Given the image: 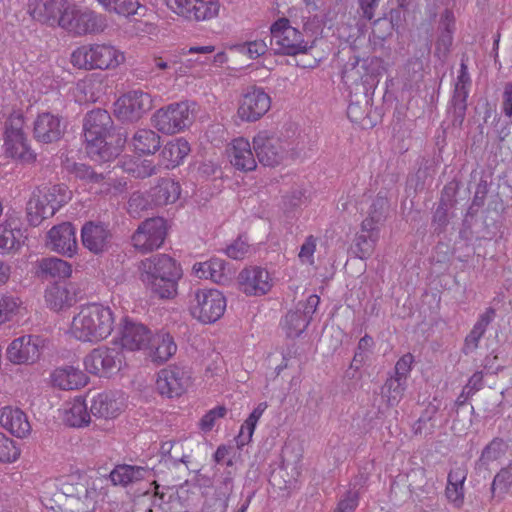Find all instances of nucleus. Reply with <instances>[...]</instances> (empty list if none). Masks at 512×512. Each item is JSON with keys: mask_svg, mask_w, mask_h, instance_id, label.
<instances>
[{"mask_svg": "<svg viewBox=\"0 0 512 512\" xmlns=\"http://www.w3.org/2000/svg\"><path fill=\"white\" fill-rule=\"evenodd\" d=\"M253 149L258 161L264 166L275 167L287 156L284 142L267 130L258 132L253 138Z\"/></svg>", "mask_w": 512, "mask_h": 512, "instance_id": "ddd939ff", "label": "nucleus"}, {"mask_svg": "<svg viewBox=\"0 0 512 512\" xmlns=\"http://www.w3.org/2000/svg\"><path fill=\"white\" fill-rule=\"evenodd\" d=\"M70 199V192L64 185L37 188L27 203V217L32 226H38L44 219L52 217Z\"/></svg>", "mask_w": 512, "mask_h": 512, "instance_id": "20e7f679", "label": "nucleus"}, {"mask_svg": "<svg viewBox=\"0 0 512 512\" xmlns=\"http://www.w3.org/2000/svg\"><path fill=\"white\" fill-rule=\"evenodd\" d=\"M413 362L414 357L412 354L407 353L403 355L395 364L393 376L407 382Z\"/></svg>", "mask_w": 512, "mask_h": 512, "instance_id": "680f3d73", "label": "nucleus"}, {"mask_svg": "<svg viewBox=\"0 0 512 512\" xmlns=\"http://www.w3.org/2000/svg\"><path fill=\"white\" fill-rule=\"evenodd\" d=\"M193 270L199 278L210 279L217 284H225L231 280L232 271L225 260L211 258L203 263H196Z\"/></svg>", "mask_w": 512, "mask_h": 512, "instance_id": "bb28decb", "label": "nucleus"}, {"mask_svg": "<svg viewBox=\"0 0 512 512\" xmlns=\"http://www.w3.org/2000/svg\"><path fill=\"white\" fill-rule=\"evenodd\" d=\"M359 490H348L334 512H353L358 506Z\"/></svg>", "mask_w": 512, "mask_h": 512, "instance_id": "e2e57ef3", "label": "nucleus"}, {"mask_svg": "<svg viewBox=\"0 0 512 512\" xmlns=\"http://www.w3.org/2000/svg\"><path fill=\"white\" fill-rule=\"evenodd\" d=\"M71 265L60 258H42L36 263V275L42 279L66 278L71 275Z\"/></svg>", "mask_w": 512, "mask_h": 512, "instance_id": "72a5a7b5", "label": "nucleus"}, {"mask_svg": "<svg viewBox=\"0 0 512 512\" xmlns=\"http://www.w3.org/2000/svg\"><path fill=\"white\" fill-rule=\"evenodd\" d=\"M441 19L444 25V31L441 33L436 42L435 53L439 57H446L453 42L452 30L450 29V22H453V15L450 11L446 10Z\"/></svg>", "mask_w": 512, "mask_h": 512, "instance_id": "a18cd8bd", "label": "nucleus"}, {"mask_svg": "<svg viewBox=\"0 0 512 512\" xmlns=\"http://www.w3.org/2000/svg\"><path fill=\"white\" fill-rule=\"evenodd\" d=\"M389 210V202L386 196L377 194L369 206L367 217L362 221L361 226L364 230H377L380 231V226L383 225L387 218Z\"/></svg>", "mask_w": 512, "mask_h": 512, "instance_id": "f704fd0d", "label": "nucleus"}, {"mask_svg": "<svg viewBox=\"0 0 512 512\" xmlns=\"http://www.w3.org/2000/svg\"><path fill=\"white\" fill-rule=\"evenodd\" d=\"M503 440L493 439L483 450L479 459L480 465H487L489 462L497 460L503 452Z\"/></svg>", "mask_w": 512, "mask_h": 512, "instance_id": "5fc2aeb1", "label": "nucleus"}, {"mask_svg": "<svg viewBox=\"0 0 512 512\" xmlns=\"http://www.w3.org/2000/svg\"><path fill=\"white\" fill-rule=\"evenodd\" d=\"M270 45L274 54L294 56L306 53L308 45L303 34L290 25L287 18H280L270 28Z\"/></svg>", "mask_w": 512, "mask_h": 512, "instance_id": "6e6552de", "label": "nucleus"}, {"mask_svg": "<svg viewBox=\"0 0 512 512\" xmlns=\"http://www.w3.org/2000/svg\"><path fill=\"white\" fill-rule=\"evenodd\" d=\"M53 386L62 390H74L83 387L87 383V376L73 366L57 368L51 373Z\"/></svg>", "mask_w": 512, "mask_h": 512, "instance_id": "2f4dec72", "label": "nucleus"}, {"mask_svg": "<svg viewBox=\"0 0 512 512\" xmlns=\"http://www.w3.org/2000/svg\"><path fill=\"white\" fill-rule=\"evenodd\" d=\"M151 204V199L149 200L140 192L133 193L128 201V212L133 216L137 217L140 215L141 211L147 210Z\"/></svg>", "mask_w": 512, "mask_h": 512, "instance_id": "13d9d810", "label": "nucleus"}, {"mask_svg": "<svg viewBox=\"0 0 512 512\" xmlns=\"http://www.w3.org/2000/svg\"><path fill=\"white\" fill-rule=\"evenodd\" d=\"M20 456V449L13 439L0 432V462H14Z\"/></svg>", "mask_w": 512, "mask_h": 512, "instance_id": "8fccbe9b", "label": "nucleus"}, {"mask_svg": "<svg viewBox=\"0 0 512 512\" xmlns=\"http://www.w3.org/2000/svg\"><path fill=\"white\" fill-rule=\"evenodd\" d=\"M147 474L148 470L141 466L122 464L110 472L109 478L113 485L127 486L143 480Z\"/></svg>", "mask_w": 512, "mask_h": 512, "instance_id": "58836bf2", "label": "nucleus"}, {"mask_svg": "<svg viewBox=\"0 0 512 512\" xmlns=\"http://www.w3.org/2000/svg\"><path fill=\"white\" fill-rule=\"evenodd\" d=\"M487 194H488L487 181L480 180V182L477 184L472 203L467 210V215L474 216L478 212V210L482 206H484Z\"/></svg>", "mask_w": 512, "mask_h": 512, "instance_id": "4d7b16f0", "label": "nucleus"}, {"mask_svg": "<svg viewBox=\"0 0 512 512\" xmlns=\"http://www.w3.org/2000/svg\"><path fill=\"white\" fill-rule=\"evenodd\" d=\"M124 403L111 392H103L91 400L90 413L98 418H115L123 410Z\"/></svg>", "mask_w": 512, "mask_h": 512, "instance_id": "c85d7f7f", "label": "nucleus"}, {"mask_svg": "<svg viewBox=\"0 0 512 512\" xmlns=\"http://www.w3.org/2000/svg\"><path fill=\"white\" fill-rule=\"evenodd\" d=\"M45 340L38 335L15 338L6 349L7 359L13 364H34L39 360Z\"/></svg>", "mask_w": 512, "mask_h": 512, "instance_id": "2eb2a0df", "label": "nucleus"}, {"mask_svg": "<svg viewBox=\"0 0 512 512\" xmlns=\"http://www.w3.org/2000/svg\"><path fill=\"white\" fill-rule=\"evenodd\" d=\"M226 413L227 409L225 406H217L209 410L200 421L201 429L205 432L212 430L215 425V421L219 418H223Z\"/></svg>", "mask_w": 512, "mask_h": 512, "instance_id": "bf43d9fd", "label": "nucleus"}, {"mask_svg": "<svg viewBox=\"0 0 512 512\" xmlns=\"http://www.w3.org/2000/svg\"><path fill=\"white\" fill-rule=\"evenodd\" d=\"M233 473L228 470L225 471L219 478L216 485V493L222 499V507L223 511H226L228 508L229 498L233 492Z\"/></svg>", "mask_w": 512, "mask_h": 512, "instance_id": "09e8293b", "label": "nucleus"}, {"mask_svg": "<svg viewBox=\"0 0 512 512\" xmlns=\"http://www.w3.org/2000/svg\"><path fill=\"white\" fill-rule=\"evenodd\" d=\"M107 12L122 16L137 14L140 8L138 0H96Z\"/></svg>", "mask_w": 512, "mask_h": 512, "instance_id": "c03bdc74", "label": "nucleus"}, {"mask_svg": "<svg viewBox=\"0 0 512 512\" xmlns=\"http://www.w3.org/2000/svg\"><path fill=\"white\" fill-rule=\"evenodd\" d=\"M67 299V291L60 286H53L46 290L45 300L49 307L55 311L62 309Z\"/></svg>", "mask_w": 512, "mask_h": 512, "instance_id": "864d4df0", "label": "nucleus"}, {"mask_svg": "<svg viewBox=\"0 0 512 512\" xmlns=\"http://www.w3.org/2000/svg\"><path fill=\"white\" fill-rule=\"evenodd\" d=\"M84 138L88 156L97 162H109L115 159L121 151V147L127 142V134L118 132L116 145L108 142L114 136L111 131L113 120L110 114L103 109H94L84 118Z\"/></svg>", "mask_w": 512, "mask_h": 512, "instance_id": "f257e3e1", "label": "nucleus"}, {"mask_svg": "<svg viewBox=\"0 0 512 512\" xmlns=\"http://www.w3.org/2000/svg\"><path fill=\"white\" fill-rule=\"evenodd\" d=\"M190 145L184 138L168 142L162 149L160 156L166 167H176L189 154Z\"/></svg>", "mask_w": 512, "mask_h": 512, "instance_id": "ea45409f", "label": "nucleus"}, {"mask_svg": "<svg viewBox=\"0 0 512 512\" xmlns=\"http://www.w3.org/2000/svg\"><path fill=\"white\" fill-rule=\"evenodd\" d=\"M113 324V313L109 307L92 304L82 308L73 318L71 333L80 341L98 342L111 334Z\"/></svg>", "mask_w": 512, "mask_h": 512, "instance_id": "7ed1b4c3", "label": "nucleus"}, {"mask_svg": "<svg viewBox=\"0 0 512 512\" xmlns=\"http://www.w3.org/2000/svg\"><path fill=\"white\" fill-rule=\"evenodd\" d=\"M81 241L93 254H102L111 247L112 233L102 222L87 221L81 228Z\"/></svg>", "mask_w": 512, "mask_h": 512, "instance_id": "412c9836", "label": "nucleus"}, {"mask_svg": "<svg viewBox=\"0 0 512 512\" xmlns=\"http://www.w3.org/2000/svg\"><path fill=\"white\" fill-rule=\"evenodd\" d=\"M270 106V96L262 88L252 86L242 94L237 114L242 121L254 122L263 117Z\"/></svg>", "mask_w": 512, "mask_h": 512, "instance_id": "dca6fc26", "label": "nucleus"}, {"mask_svg": "<svg viewBox=\"0 0 512 512\" xmlns=\"http://www.w3.org/2000/svg\"><path fill=\"white\" fill-rule=\"evenodd\" d=\"M228 155L230 163L238 170L248 172L254 170L257 166L251 145L244 138L233 140Z\"/></svg>", "mask_w": 512, "mask_h": 512, "instance_id": "c756f323", "label": "nucleus"}, {"mask_svg": "<svg viewBox=\"0 0 512 512\" xmlns=\"http://www.w3.org/2000/svg\"><path fill=\"white\" fill-rule=\"evenodd\" d=\"M66 130V123L60 115L43 112L33 121V138L43 144L59 141Z\"/></svg>", "mask_w": 512, "mask_h": 512, "instance_id": "6ab92c4d", "label": "nucleus"}, {"mask_svg": "<svg viewBox=\"0 0 512 512\" xmlns=\"http://www.w3.org/2000/svg\"><path fill=\"white\" fill-rule=\"evenodd\" d=\"M122 52L109 44L83 45L71 54V63L79 69H113L123 63Z\"/></svg>", "mask_w": 512, "mask_h": 512, "instance_id": "39448f33", "label": "nucleus"}, {"mask_svg": "<svg viewBox=\"0 0 512 512\" xmlns=\"http://www.w3.org/2000/svg\"><path fill=\"white\" fill-rule=\"evenodd\" d=\"M19 220L9 219L0 224V254L18 250L24 242Z\"/></svg>", "mask_w": 512, "mask_h": 512, "instance_id": "7c9ffc66", "label": "nucleus"}, {"mask_svg": "<svg viewBox=\"0 0 512 512\" xmlns=\"http://www.w3.org/2000/svg\"><path fill=\"white\" fill-rule=\"evenodd\" d=\"M64 0H29L28 11L32 18L49 26H60Z\"/></svg>", "mask_w": 512, "mask_h": 512, "instance_id": "b1692460", "label": "nucleus"}, {"mask_svg": "<svg viewBox=\"0 0 512 512\" xmlns=\"http://www.w3.org/2000/svg\"><path fill=\"white\" fill-rule=\"evenodd\" d=\"M176 14L188 20L205 21L218 15L219 0H165Z\"/></svg>", "mask_w": 512, "mask_h": 512, "instance_id": "f3484780", "label": "nucleus"}, {"mask_svg": "<svg viewBox=\"0 0 512 512\" xmlns=\"http://www.w3.org/2000/svg\"><path fill=\"white\" fill-rule=\"evenodd\" d=\"M450 190H452L451 187H449V186L444 187L442 197H441V199L438 203V206L433 214L432 222H433V225L436 226L434 231L437 233L443 232V230L449 223V220H448L449 204L444 199V195H448V192Z\"/></svg>", "mask_w": 512, "mask_h": 512, "instance_id": "de8ad7c7", "label": "nucleus"}, {"mask_svg": "<svg viewBox=\"0 0 512 512\" xmlns=\"http://www.w3.org/2000/svg\"><path fill=\"white\" fill-rule=\"evenodd\" d=\"M25 121L20 111H13L4 123V136L13 134H25L23 131Z\"/></svg>", "mask_w": 512, "mask_h": 512, "instance_id": "6e6d98bb", "label": "nucleus"}, {"mask_svg": "<svg viewBox=\"0 0 512 512\" xmlns=\"http://www.w3.org/2000/svg\"><path fill=\"white\" fill-rule=\"evenodd\" d=\"M189 380L190 376L185 368L169 366L158 372L156 389L162 396L179 397L185 392Z\"/></svg>", "mask_w": 512, "mask_h": 512, "instance_id": "aec40b11", "label": "nucleus"}, {"mask_svg": "<svg viewBox=\"0 0 512 512\" xmlns=\"http://www.w3.org/2000/svg\"><path fill=\"white\" fill-rule=\"evenodd\" d=\"M167 235V224L162 217L148 218L140 223L131 237L133 247L141 253L152 252L162 246Z\"/></svg>", "mask_w": 512, "mask_h": 512, "instance_id": "9b49d317", "label": "nucleus"}, {"mask_svg": "<svg viewBox=\"0 0 512 512\" xmlns=\"http://www.w3.org/2000/svg\"><path fill=\"white\" fill-rule=\"evenodd\" d=\"M238 283L240 290L248 296H261L271 289L268 271L258 266L243 269Z\"/></svg>", "mask_w": 512, "mask_h": 512, "instance_id": "5701e85b", "label": "nucleus"}, {"mask_svg": "<svg viewBox=\"0 0 512 512\" xmlns=\"http://www.w3.org/2000/svg\"><path fill=\"white\" fill-rule=\"evenodd\" d=\"M122 361L123 355L119 349L100 346L86 355L84 366L91 374L108 376L120 370Z\"/></svg>", "mask_w": 512, "mask_h": 512, "instance_id": "4468645a", "label": "nucleus"}, {"mask_svg": "<svg viewBox=\"0 0 512 512\" xmlns=\"http://www.w3.org/2000/svg\"><path fill=\"white\" fill-rule=\"evenodd\" d=\"M309 323L310 320L307 315L302 313L301 309H297L295 311H289L285 315L282 325L287 337L295 338L305 331Z\"/></svg>", "mask_w": 512, "mask_h": 512, "instance_id": "a19ab883", "label": "nucleus"}, {"mask_svg": "<svg viewBox=\"0 0 512 512\" xmlns=\"http://www.w3.org/2000/svg\"><path fill=\"white\" fill-rule=\"evenodd\" d=\"M5 152L12 158L32 162L36 159V154L30 149L25 134H13L4 136Z\"/></svg>", "mask_w": 512, "mask_h": 512, "instance_id": "e433bc0d", "label": "nucleus"}, {"mask_svg": "<svg viewBox=\"0 0 512 512\" xmlns=\"http://www.w3.org/2000/svg\"><path fill=\"white\" fill-rule=\"evenodd\" d=\"M0 425L18 438L25 437L31 431L26 414L19 408L10 406L1 409Z\"/></svg>", "mask_w": 512, "mask_h": 512, "instance_id": "cd10ccee", "label": "nucleus"}, {"mask_svg": "<svg viewBox=\"0 0 512 512\" xmlns=\"http://www.w3.org/2000/svg\"><path fill=\"white\" fill-rule=\"evenodd\" d=\"M90 414L84 400L76 399L65 412V423L70 427L80 428L90 422Z\"/></svg>", "mask_w": 512, "mask_h": 512, "instance_id": "37998d69", "label": "nucleus"}, {"mask_svg": "<svg viewBox=\"0 0 512 512\" xmlns=\"http://www.w3.org/2000/svg\"><path fill=\"white\" fill-rule=\"evenodd\" d=\"M153 107V101L149 93L141 90H133L120 97L116 102V115L129 122L138 121Z\"/></svg>", "mask_w": 512, "mask_h": 512, "instance_id": "a211bd4d", "label": "nucleus"}, {"mask_svg": "<svg viewBox=\"0 0 512 512\" xmlns=\"http://www.w3.org/2000/svg\"><path fill=\"white\" fill-rule=\"evenodd\" d=\"M407 382L394 376L389 377L381 388L382 397L389 407L397 406L404 396Z\"/></svg>", "mask_w": 512, "mask_h": 512, "instance_id": "79ce46f5", "label": "nucleus"}, {"mask_svg": "<svg viewBox=\"0 0 512 512\" xmlns=\"http://www.w3.org/2000/svg\"><path fill=\"white\" fill-rule=\"evenodd\" d=\"M379 238L380 231L364 230L361 227L360 232L356 234L354 239L353 253L361 260L368 259L374 253Z\"/></svg>", "mask_w": 512, "mask_h": 512, "instance_id": "4c0bfd02", "label": "nucleus"}, {"mask_svg": "<svg viewBox=\"0 0 512 512\" xmlns=\"http://www.w3.org/2000/svg\"><path fill=\"white\" fill-rule=\"evenodd\" d=\"M62 490L67 497L78 501V512L95 511L100 498L104 495L102 480L85 475L71 476L63 483Z\"/></svg>", "mask_w": 512, "mask_h": 512, "instance_id": "0eeeda50", "label": "nucleus"}, {"mask_svg": "<svg viewBox=\"0 0 512 512\" xmlns=\"http://www.w3.org/2000/svg\"><path fill=\"white\" fill-rule=\"evenodd\" d=\"M138 154H154L161 147L160 136L151 129H138L128 142Z\"/></svg>", "mask_w": 512, "mask_h": 512, "instance_id": "c9c22d12", "label": "nucleus"}, {"mask_svg": "<svg viewBox=\"0 0 512 512\" xmlns=\"http://www.w3.org/2000/svg\"><path fill=\"white\" fill-rule=\"evenodd\" d=\"M445 495L455 508H461L464 504L465 490L464 485L447 483Z\"/></svg>", "mask_w": 512, "mask_h": 512, "instance_id": "052dcab7", "label": "nucleus"}, {"mask_svg": "<svg viewBox=\"0 0 512 512\" xmlns=\"http://www.w3.org/2000/svg\"><path fill=\"white\" fill-rule=\"evenodd\" d=\"M48 245L60 254L72 257L78 248L76 229L70 222L53 226L48 234Z\"/></svg>", "mask_w": 512, "mask_h": 512, "instance_id": "4be33fe9", "label": "nucleus"}, {"mask_svg": "<svg viewBox=\"0 0 512 512\" xmlns=\"http://www.w3.org/2000/svg\"><path fill=\"white\" fill-rule=\"evenodd\" d=\"M140 279L151 293L161 299H171L177 294L182 269L167 254H156L139 264Z\"/></svg>", "mask_w": 512, "mask_h": 512, "instance_id": "f03ea898", "label": "nucleus"}, {"mask_svg": "<svg viewBox=\"0 0 512 512\" xmlns=\"http://www.w3.org/2000/svg\"><path fill=\"white\" fill-rule=\"evenodd\" d=\"M70 171L77 179L87 183H101L105 180L103 173H97L90 166L83 163H74Z\"/></svg>", "mask_w": 512, "mask_h": 512, "instance_id": "3c124183", "label": "nucleus"}, {"mask_svg": "<svg viewBox=\"0 0 512 512\" xmlns=\"http://www.w3.org/2000/svg\"><path fill=\"white\" fill-rule=\"evenodd\" d=\"M471 77L468 66L464 59L461 60L459 74L457 76L452 97L448 106V113L451 115L452 125L460 128L466 117L467 98L471 88Z\"/></svg>", "mask_w": 512, "mask_h": 512, "instance_id": "f8f14e48", "label": "nucleus"}, {"mask_svg": "<svg viewBox=\"0 0 512 512\" xmlns=\"http://www.w3.org/2000/svg\"><path fill=\"white\" fill-rule=\"evenodd\" d=\"M178 182L170 178H161L149 191L148 197L155 206H165L174 203L180 196Z\"/></svg>", "mask_w": 512, "mask_h": 512, "instance_id": "473e14b6", "label": "nucleus"}, {"mask_svg": "<svg viewBox=\"0 0 512 512\" xmlns=\"http://www.w3.org/2000/svg\"><path fill=\"white\" fill-rule=\"evenodd\" d=\"M316 250V239L310 235L305 239V242L302 244L300 248V252L298 254L299 259L303 263L313 264L314 262V252Z\"/></svg>", "mask_w": 512, "mask_h": 512, "instance_id": "338daca9", "label": "nucleus"}, {"mask_svg": "<svg viewBox=\"0 0 512 512\" xmlns=\"http://www.w3.org/2000/svg\"><path fill=\"white\" fill-rule=\"evenodd\" d=\"M190 313L203 324L219 320L226 309V298L216 289H197L190 300Z\"/></svg>", "mask_w": 512, "mask_h": 512, "instance_id": "1a4fd4ad", "label": "nucleus"}, {"mask_svg": "<svg viewBox=\"0 0 512 512\" xmlns=\"http://www.w3.org/2000/svg\"><path fill=\"white\" fill-rule=\"evenodd\" d=\"M151 336V331L145 325L126 319L121 330L120 344L129 351L146 349Z\"/></svg>", "mask_w": 512, "mask_h": 512, "instance_id": "393cba45", "label": "nucleus"}, {"mask_svg": "<svg viewBox=\"0 0 512 512\" xmlns=\"http://www.w3.org/2000/svg\"><path fill=\"white\" fill-rule=\"evenodd\" d=\"M512 486V464L503 467L494 477L491 484V492L494 495L496 490L506 493Z\"/></svg>", "mask_w": 512, "mask_h": 512, "instance_id": "603ef678", "label": "nucleus"}, {"mask_svg": "<svg viewBox=\"0 0 512 512\" xmlns=\"http://www.w3.org/2000/svg\"><path fill=\"white\" fill-rule=\"evenodd\" d=\"M156 495L161 501L159 505L164 512H186L178 493L173 489H168L167 492L159 491V486L157 485Z\"/></svg>", "mask_w": 512, "mask_h": 512, "instance_id": "49530a36", "label": "nucleus"}, {"mask_svg": "<svg viewBox=\"0 0 512 512\" xmlns=\"http://www.w3.org/2000/svg\"><path fill=\"white\" fill-rule=\"evenodd\" d=\"M107 26L106 15L74 5L65 7L60 18V27L78 36L100 34Z\"/></svg>", "mask_w": 512, "mask_h": 512, "instance_id": "423d86ee", "label": "nucleus"}, {"mask_svg": "<svg viewBox=\"0 0 512 512\" xmlns=\"http://www.w3.org/2000/svg\"><path fill=\"white\" fill-rule=\"evenodd\" d=\"M146 349L149 350L148 356L151 361L156 365H161L175 355L177 345L169 332L160 330L151 336Z\"/></svg>", "mask_w": 512, "mask_h": 512, "instance_id": "a878e982", "label": "nucleus"}, {"mask_svg": "<svg viewBox=\"0 0 512 512\" xmlns=\"http://www.w3.org/2000/svg\"><path fill=\"white\" fill-rule=\"evenodd\" d=\"M436 413V407L433 406L431 409H427L425 413L413 424L412 430L415 435L430 434L432 432L433 425L427 428L426 425L431 421L433 415Z\"/></svg>", "mask_w": 512, "mask_h": 512, "instance_id": "0e129e2a", "label": "nucleus"}, {"mask_svg": "<svg viewBox=\"0 0 512 512\" xmlns=\"http://www.w3.org/2000/svg\"><path fill=\"white\" fill-rule=\"evenodd\" d=\"M249 248L250 246L245 241L238 238L227 247L226 254L232 259L241 260L248 254Z\"/></svg>", "mask_w": 512, "mask_h": 512, "instance_id": "774afa93", "label": "nucleus"}, {"mask_svg": "<svg viewBox=\"0 0 512 512\" xmlns=\"http://www.w3.org/2000/svg\"><path fill=\"white\" fill-rule=\"evenodd\" d=\"M484 334L485 333L479 330V328H475L473 326L469 334L465 337L462 352L465 355L473 353L478 348L480 339L483 337Z\"/></svg>", "mask_w": 512, "mask_h": 512, "instance_id": "69168bd1", "label": "nucleus"}, {"mask_svg": "<svg viewBox=\"0 0 512 512\" xmlns=\"http://www.w3.org/2000/svg\"><path fill=\"white\" fill-rule=\"evenodd\" d=\"M191 105L183 101L160 108L152 117L153 126L164 134H175L184 130L192 123Z\"/></svg>", "mask_w": 512, "mask_h": 512, "instance_id": "9d476101", "label": "nucleus"}]
</instances>
